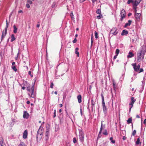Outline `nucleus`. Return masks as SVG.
<instances>
[{
  "label": "nucleus",
  "instance_id": "nucleus-6",
  "mask_svg": "<svg viewBox=\"0 0 146 146\" xmlns=\"http://www.w3.org/2000/svg\"><path fill=\"white\" fill-rule=\"evenodd\" d=\"M118 33V31L116 28L113 27L112 28L110 31L109 36L112 35H115Z\"/></svg>",
  "mask_w": 146,
  "mask_h": 146
},
{
  "label": "nucleus",
  "instance_id": "nucleus-63",
  "mask_svg": "<svg viewBox=\"0 0 146 146\" xmlns=\"http://www.w3.org/2000/svg\"><path fill=\"white\" fill-rule=\"evenodd\" d=\"M132 15V14L131 13H129L128 14V16H130Z\"/></svg>",
  "mask_w": 146,
  "mask_h": 146
},
{
  "label": "nucleus",
  "instance_id": "nucleus-60",
  "mask_svg": "<svg viewBox=\"0 0 146 146\" xmlns=\"http://www.w3.org/2000/svg\"><path fill=\"white\" fill-rule=\"evenodd\" d=\"M80 111L81 114V115L82 116V109H80Z\"/></svg>",
  "mask_w": 146,
  "mask_h": 146
},
{
  "label": "nucleus",
  "instance_id": "nucleus-58",
  "mask_svg": "<svg viewBox=\"0 0 146 146\" xmlns=\"http://www.w3.org/2000/svg\"><path fill=\"white\" fill-rule=\"evenodd\" d=\"M143 123L144 124H145L146 123V119H145Z\"/></svg>",
  "mask_w": 146,
  "mask_h": 146
},
{
  "label": "nucleus",
  "instance_id": "nucleus-32",
  "mask_svg": "<svg viewBox=\"0 0 146 146\" xmlns=\"http://www.w3.org/2000/svg\"><path fill=\"white\" fill-rule=\"evenodd\" d=\"M103 133L105 135H108V133L107 132V130L106 129L103 132Z\"/></svg>",
  "mask_w": 146,
  "mask_h": 146
},
{
  "label": "nucleus",
  "instance_id": "nucleus-25",
  "mask_svg": "<svg viewBox=\"0 0 146 146\" xmlns=\"http://www.w3.org/2000/svg\"><path fill=\"white\" fill-rule=\"evenodd\" d=\"M70 17L73 20L74 19V16L73 15V13L72 12H71L70 14Z\"/></svg>",
  "mask_w": 146,
  "mask_h": 146
},
{
  "label": "nucleus",
  "instance_id": "nucleus-44",
  "mask_svg": "<svg viewBox=\"0 0 146 146\" xmlns=\"http://www.w3.org/2000/svg\"><path fill=\"white\" fill-rule=\"evenodd\" d=\"M62 115V113H61L60 114V115L59 116V119H60V122L61 121V120H62V117L61 118V116Z\"/></svg>",
  "mask_w": 146,
  "mask_h": 146
},
{
  "label": "nucleus",
  "instance_id": "nucleus-14",
  "mask_svg": "<svg viewBox=\"0 0 146 146\" xmlns=\"http://www.w3.org/2000/svg\"><path fill=\"white\" fill-rule=\"evenodd\" d=\"M134 56V54L131 52H129V54L127 55V57L128 58H131L133 57Z\"/></svg>",
  "mask_w": 146,
  "mask_h": 146
},
{
  "label": "nucleus",
  "instance_id": "nucleus-12",
  "mask_svg": "<svg viewBox=\"0 0 146 146\" xmlns=\"http://www.w3.org/2000/svg\"><path fill=\"white\" fill-rule=\"evenodd\" d=\"M27 135L28 131L27 130H25L23 133V138L24 139H26L27 138Z\"/></svg>",
  "mask_w": 146,
  "mask_h": 146
},
{
  "label": "nucleus",
  "instance_id": "nucleus-34",
  "mask_svg": "<svg viewBox=\"0 0 146 146\" xmlns=\"http://www.w3.org/2000/svg\"><path fill=\"white\" fill-rule=\"evenodd\" d=\"M119 49H117L115 51V54L116 55H118V54L119 53Z\"/></svg>",
  "mask_w": 146,
  "mask_h": 146
},
{
  "label": "nucleus",
  "instance_id": "nucleus-29",
  "mask_svg": "<svg viewBox=\"0 0 146 146\" xmlns=\"http://www.w3.org/2000/svg\"><path fill=\"white\" fill-rule=\"evenodd\" d=\"M139 143H140V139H139V138H137V140L136 141V145H138Z\"/></svg>",
  "mask_w": 146,
  "mask_h": 146
},
{
  "label": "nucleus",
  "instance_id": "nucleus-19",
  "mask_svg": "<svg viewBox=\"0 0 146 146\" xmlns=\"http://www.w3.org/2000/svg\"><path fill=\"white\" fill-rule=\"evenodd\" d=\"M11 42H13L16 39V38L15 36V35L14 34H12L11 35Z\"/></svg>",
  "mask_w": 146,
  "mask_h": 146
},
{
  "label": "nucleus",
  "instance_id": "nucleus-17",
  "mask_svg": "<svg viewBox=\"0 0 146 146\" xmlns=\"http://www.w3.org/2000/svg\"><path fill=\"white\" fill-rule=\"evenodd\" d=\"M77 99L79 103H80L82 102V97L81 95H79L78 96H77Z\"/></svg>",
  "mask_w": 146,
  "mask_h": 146
},
{
  "label": "nucleus",
  "instance_id": "nucleus-64",
  "mask_svg": "<svg viewBox=\"0 0 146 146\" xmlns=\"http://www.w3.org/2000/svg\"><path fill=\"white\" fill-rule=\"evenodd\" d=\"M78 49H79L78 48H76L75 49V50H76V51H77L78 50Z\"/></svg>",
  "mask_w": 146,
  "mask_h": 146
},
{
  "label": "nucleus",
  "instance_id": "nucleus-37",
  "mask_svg": "<svg viewBox=\"0 0 146 146\" xmlns=\"http://www.w3.org/2000/svg\"><path fill=\"white\" fill-rule=\"evenodd\" d=\"M136 131L135 130H134L133 132L132 133V135L133 136H134L136 134Z\"/></svg>",
  "mask_w": 146,
  "mask_h": 146
},
{
  "label": "nucleus",
  "instance_id": "nucleus-61",
  "mask_svg": "<svg viewBox=\"0 0 146 146\" xmlns=\"http://www.w3.org/2000/svg\"><path fill=\"white\" fill-rule=\"evenodd\" d=\"M92 1L93 2V4L94 3V2L96 1V0H92Z\"/></svg>",
  "mask_w": 146,
  "mask_h": 146
},
{
  "label": "nucleus",
  "instance_id": "nucleus-53",
  "mask_svg": "<svg viewBox=\"0 0 146 146\" xmlns=\"http://www.w3.org/2000/svg\"><path fill=\"white\" fill-rule=\"evenodd\" d=\"M18 13H23V12L22 10H20L18 11Z\"/></svg>",
  "mask_w": 146,
  "mask_h": 146
},
{
  "label": "nucleus",
  "instance_id": "nucleus-48",
  "mask_svg": "<svg viewBox=\"0 0 146 146\" xmlns=\"http://www.w3.org/2000/svg\"><path fill=\"white\" fill-rule=\"evenodd\" d=\"M26 6L27 8H29L30 7V6L29 3H27L26 5Z\"/></svg>",
  "mask_w": 146,
  "mask_h": 146
},
{
  "label": "nucleus",
  "instance_id": "nucleus-10",
  "mask_svg": "<svg viewBox=\"0 0 146 146\" xmlns=\"http://www.w3.org/2000/svg\"><path fill=\"white\" fill-rule=\"evenodd\" d=\"M102 104L103 106V110L104 113L105 114L107 113V108L105 106L104 102H102Z\"/></svg>",
  "mask_w": 146,
  "mask_h": 146
},
{
  "label": "nucleus",
  "instance_id": "nucleus-41",
  "mask_svg": "<svg viewBox=\"0 0 146 146\" xmlns=\"http://www.w3.org/2000/svg\"><path fill=\"white\" fill-rule=\"evenodd\" d=\"M139 2H137L136 1H135V2L134 3V5L136 6L138 5L139 3Z\"/></svg>",
  "mask_w": 146,
  "mask_h": 146
},
{
  "label": "nucleus",
  "instance_id": "nucleus-36",
  "mask_svg": "<svg viewBox=\"0 0 146 146\" xmlns=\"http://www.w3.org/2000/svg\"><path fill=\"white\" fill-rule=\"evenodd\" d=\"M113 89L114 90H115V89L116 88L115 83L114 81L113 82Z\"/></svg>",
  "mask_w": 146,
  "mask_h": 146
},
{
  "label": "nucleus",
  "instance_id": "nucleus-42",
  "mask_svg": "<svg viewBox=\"0 0 146 146\" xmlns=\"http://www.w3.org/2000/svg\"><path fill=\"white\" fill-rule=\"evenodd\" d=\"M100 15H99L97 16V18L98 19H100L101 17H102V16L101 14H100Z\"/></svg>",
  "mask_w": 146,
  "mask_h": 146
},
{
  "label": "nucleus",
  "instance_id": "nucleus-57",
  "mask_svg": "<svg viewBox=\"0 0 146 146\" xmlns=\"http://www.w3.org/2000/svg\"><path fill=\"white\" fill-rule=\"evenodd\" d=\"M15 62H13L12 63V66H14L15 65Z\"/></svg>",
  "mask_w": 146,
  "mask_h": 146
},
{
  "label": "nucleus",
  "instance_id": "nucleus-22",
  "mask_svg": "<svg viewBox=\"0 0 146 146\" xmlns=\"http://www.w3.org/2000/svg\"><path fill=\"white\" fill-rule=\"evenodd\" d=\"M0 146H5V144L2 140L0 141Z\"/></svg>",
  "mask_w": 146,
  "mask_h": 146
},
{
  "label": "nucleus",
  "instance_id": "nucleus-3",
  "mask_svg": "<svg viewBox=\"0 0 146 146\" xmlns=\"http://www.w3.org/2000/svg\"><path fill=\"white\" fill-rule=\"evenodd\" d=\"M43 132V127L40 126V127L37 133L36 136V139L37 140L38 139L40 140L42 138Z\"/></svg>",
  "mask_w": 146,
  "mask_h": 146
},
{
  "label": "nucleus",
  "instance_id": "nucleus-51",
  "mask_svg": "<svg viewBox=\"0 0 146 146\" xmlns=\"http://www.w3.org/2000/svg\"><path fill=\"white\" fill-rule=\"evenodd\" d=\"M139 73H140L143 71V69L142 68L139 69Z\"/></svg>",
  "mask_w": 146,
  "mask_h": 146
},
{
  "label": "nucleus",
  "instance_id": "nucleus-1",
  "mask_svg": "<svg viewBox=\"0 0 146 146\" xmlns=\"http://www.w3.org/2000/svg\"><path fill=\"white\" fill-rule=\"evenodd\" d=\"M27 90L29 92L28 95L31 97L35 98L36 96L35 93L34 92V84L32 86H28L27 88Z\"/></svg>",
  "mask_w": 146,
  "mask_h": 146
},
{
  "label": "nucleus",
  "instance_id": "nucleus-11",
  "mask_svg": "<svg viewBox=\"0 0 146 146\" xmlns=\"http://www.w3.org/2000/svg\"><path fill=\"white\" fill-rule=\"evenodd\" d=\"M29 117V114L26 111H25L23 112V117L24 118L28 119Z\"/></svg>",
  "mask_w": 146,
  "mask_h": 146
},
{
  "label": "nucleus",
  "instance_id": "nucleus-33",
  "mask_svg": "<svg viewBox=\"0 0 146 146\" xmlns=\"http://www.w3.org/2000/svg\"><path fill=\"white\" fill-rule=\"evenodd\" d=\"M96 13L98 14H101L100 10V9H98L96 11Z\"/></svg>",
  "mask_w": 146,
  "mask_h": 146
},
{
  "label": "nucleus",
  "instance_id": "nucleus-30",
  "mask_svg": "<svg viewBox=\"0 0 146 146\" xmlns=\"http://www.w3.org/2000/svg\"><path fill=\"white\" fill-rule=\"evenodd\" d=\"M95 34V38H98V33L96 31H95L94 32Z\"/></svg>",
  "mask_w": 146,
  "mask_h": 146
},
{
  "label": "nucleus",
  "instance_id": "nucleus-59",
  "mask_svg": "<svg viewBox=\"0 0 146 146\" xmlns=\"http://www.w3.org/2000/svg\"><path fill=\"white\" fill-rule=\"evenodd\" d=\"M134 9H135V13H136V12H137L136 7H134Z\"/></svg>",
  "mask_w": 146,
  "mask_h": 146
},
{
  "label": "nucleus",
  "instance_id": "nucleus-31",
  "mask_svg": "<svg viewBox=\"0 0 146 146\" xmlns=\"http://www.w3.org/2000/svg\"><path fill=\"white\" fill-rule=\"evenodd\" d=\"M91 45L90 46V47L91 48L93 44V35L92 34L91 36Z\"/></svg>",
  "mask_w": 146,
  "mask_h": 146
},
{
  "label": "nucleus",
  "instance_id": "nucleus-4",
  "mask_svg": "<svg viewBox=\"0 0 146 146\" xmlns=\"http://www.w3.org/2000/svg\"><path fill=\"white\" fill-rule=\"evenodd\" d=\"M6 27L5 28V30L4 31H3V33L1 37V40H2L3 38L5 37L7 33V28L8 27L9 24L8 23L7 21L6 20Z\"/></svg>",
  "mask_w": 146,
  "mask_h": 146
},
{
  "label": "nucleus",
  "instance_id": "nucleus-18",
  "mask_svg": "<svg viewBox=\"0 0 146 146\" xmlns=\"http://www.w3.org/2000/svg\"><path fill=\"white\" fill-rule=\"evenodd\" d=\"M13 32L15 33H16L17 32V27L16 25H14L13 26Z\"/></svg>",
  "mask_w": 146,
  "mask_h": 146
},
{
  "label": "nucleus",
  "instance_id": "nucleus-20",
  "mask_svg": "<svg viewBox=\"0 0 146 146\" xmlns=\"http://www.w3.org/2000/svg\"><path fill=\"white\" fill-rule=\"evenodd\" d=\"M49 132H46L45 133V139L46 140H47L48 139L49 137Z\"/></svg>",
  "mask_w": 146,
  "mask_h": 146
},
{
  "label": "nucleus",
  "instance_id": "nucleus-28",
  "mask_svg": "<svg viewBox=\"0 0 146 146\" xmlns=\"http://www.w3.org/2000/svg\"><path fill=\"white\" fill-rule=\"evenodd\" d=\"M18 146H26V145L24 143L21 142Z\"/></svg>",
  "mask_w": 146,
  "mask_h": 146
},
{
  "label": "nucleus",
  "instance_id": "nucleus-21",
  "mask_svg": "<svg viewBox=\"0 0 146 146\" xmlns=\"http://www.w3.org/2000/svg\"><path fill=\"white\" fill-rule=\"evenodd\" d=\"M11 68L14 71L16 72L17 70V69L16 68V66H11Z\"/></svg>",
  "mask_w": 146,
  "mask_h": 146
},
{
  "label": "nucleus",
  "instance_id": "nucleus-39",
  "mask_svg": "<svg viewBox=\"0 0 146 146\" xmlns=\"http://www.w3.org/2000/svg\"><path fill=\"white\" fill-rule=\"evenodd\" d=\"M131 3H133V0H128L127 3L128 4H130Z\"/></svg>",
  "mask_w": 146,
  "mask_h": 146
},
{
  "label": "nucleus",
  "instance_id": "nucleus-13",
  "mask_svg": "<svg viewBox=\"0 0 146 146\" xmlns=\"http://www.w3.org/2000/svg\"><path fill=\"white\" fill-rule=\"evenodd\" d=\"M141 14L140 13H135V18L137 19H140Z\"/></svg>",
  "mask_w": 146,
  "mask_h": 146
},
{
  "label": "nucleus",
  "instance_id": "nucleus-23",
  "mask_svg": "<svg viewBox=\"0 0 146 146\" xmlns=\"http://www.w3.org/2000/svg\"><path fill=\"white\" fill-rule=\"evenodd\" d=\"M134 103L132 102H131L129 103V105L130 106V107L129 108V111H130L131 108H132V107L133 106V104Z\"/></svg>",
  "mask_w": 146,
  "mask_h": 146
},
{
  "label": "nucleus",
  "instance_id": "nucleus-2",
  "mask_svg": "<svg viewBox=\"0 0 146 146\" xmlns=\"http://www.w3.org/2000/svg\"><path fill=\"white\" fill-rule=\"evenodd\" d=\"M146 51L145 50H141L140 52L137 54V61L139 62H140L144 59V56L145 53Z\"/></svg>",
  "mask_w": 146,
  "mask_h": 146
},
{
  "label": "nucleus",
  "instance_id": "nucleus-47",
  "mask_svg": "<svg viewBox=\"0 0 146 146\" xmlns=\"http://www.w3.org/2000/svg\"><path fill=\"white\" fill-rule=\"evenodd\" d=\"M53 86L54 84L53 82H51L50 83V87L52 88H53Z\"/></svg>",
  "mask_w": 146,
  "mask_h": 146
},
{
  "label": "nucleus",
  "instance_id": "nucleus-15",
  "mask_svg": "<svg viewBox=\"0 0 146 146\" xmlns=\"http://www.w3.org/2000/svg\"><path fill=\"white\" fill-rule=\"evenodd\" d=\"M128 34V31L125 30H124L122 31V32L121 33V35H126Z\"/></svg>",
  "mask_w": 146,
  "mask_h": 146
},
{
  "label": "nucleus",
  "instance_id": "nucleus-5",
  "mask_svg": "<svg viewBox=\"0 0 146 146\" xmlns=\"http://www.w3.org/2000/svg\"><path fill=\"white\" fill-rule=\"evenodd\" d=\"M79 139L80 141L82 142L84 141V134L83 131L81 129H79Z\"/></svg>",
  "mask_w": 146,
  "mask_h": 146
},
{
  "label": "nucleus",
  "instance_id": "nucleus-7",
  "mask_svg": "<svg viewBox=\"0 0 146 146\" xmlns=\"http://www.w3.org/2000/svg\"><path fill=\"white\" fill-rule=\"evenodd\" d=\"M133 66L134 71L136 72H138L140 67V65L138 64L137 66L136 63H133L131 64Z\"/></svg>",
  "mask_w": 146,
  "mask_h": 146
},
{
  "label": "nucleus",
  "instance_id": "nucleus-49",
  "mask_svg": "<svg viewBox=\"0 0 146 146\" xmlns=\"http://www.w3.org/2000/svg\"><path fill=\"white\" fill-rule=\"evenodd\" d=\"M77 41V39L76 38H75L74 40L72 42L73 43H75Z\"/></svg>",
  "mask_w": 146,
  "mask_h": 146
},
{
  "label": "nucleus",
  "instance_id": "nucleus-52",
  "mask_svg": "<svg viewBox=\"0 0 146 146\" xmlns=\"http://www.w3.org/2000/svg\"><path fill=\"white\" fill-rule=\"evenodd\" d=\"M75 53L76 54H77V56L78 57L79 56V52H78V51H75Z\"/></svg>",
  "mask_w": 146,
  "mask_h": 146
},
{
  "label": "nucleus",
  "instance_id": "nucleus-62",
  "mask_svg": "<svg viewBox=\"0 0 146 146\" xmlns=\"http://www.w3.org/2000/svg\"><path fill=\"white\" fill-rule=\"evenodd\" d=\"M30 102L29 101H28L27 102V104H30Z\"/></svg>",
  "mask_w": 146,
  "mask_h": 146
},
{
  "label": "nucleus",
  "instance_id": "nucleus-50",
  "mask_svg": "<svg viewBox=\"0 0 146 146\" xmlns=\"http://www.w3.org/2000/svg\"><path fill=\"white\" fill-rule=\"evenodd\" d=\"M28 74L29 75H30L31 77H33V75L31 74V71H29Z\"/></svg>",
  "mask_w": 146,
  "mask_h": 146
},
{
  "label": "nucleus",
  "instance_id": "nucleus-54",
  "mask_svg": "<svg viewBox=\"0 0 146 146\" xmlns=\"http://www.w3.org/2000/svg\"><path fill=\"white\" fill-rule=\"evenodd\" d=\"M117 55H115L113 57V59L114 60H115L116 59V58H117Z\"/></svg>",
  "mask_w": 146,
  "mask_h": 146
},
{
  "label": "nucleus",
  "instance_id": "nucleus-55",
  "mask_svg": "<svg viewBox=\"0 0 146 146\" xmlns=\"http://www.w3.org/2000/svg\"><path fill=\"white\" fill-rule=\"evenodd\" d=\"M126 139V137L125 136H124L123 137L122 139L123 140H124Z\"/></svg>",
  "mask_w": 146,
  "mask_h": 146
},
{
  "label": "nucleus",
  "instance_id": "nucleus-8",
  "mask_svg": "<svg viewBox=\"0 0 146 146\" xmlns=\"http://www.w3.org/2000/svg\"><path fill=\"white\" fill-rule=\"evenodd\" d=\"M120 15H121V20L122 21L123 19L125 18V10L124 9H122L121 11L120 12Z\"/></svg>",
  "mask_w": 146,
  "mask_h": 146
},
{
  "label": "nucleus",
  "instance_id": "nucleus-38",
  "mask_svg": "<svg viewBox=\"0 0 146 146\" xmlns=\"http://www.w3.org/2000/svg\"><path fill=\"white\" fill-rule=\"evenodd\" d=\"M27 3H29V4H31L32 3V1L31 0H27Z\"/></svg>",
  "mask_w": 146,
  "mask_h": 146
},
{
  "label": "nucleus",
  "instance_id": "nucleus-45",
  "mask_svg": "<svg viewBox=\"0 0 146 146\" xmlns=\"http://www.w3.org/2000/svg\"><path fill=\"white\" fill-rule=\"evenodd\" d=\"M56 116V110H54V115H53V117L54 118Z\"/></svg>",
  "mask_w": 146,
  "mask_h": 146
},
{
  "label": "nucleus",
  "instance_id": "nucleus-35",
  "mask_svg": "<svg viewBox=\"0 0 146 146\" xmlns=\"http://www.w3.org/2000/svg\"><path fill=\"white\" fill-rule=\"evenodd\" d=\"M131 102H133V103H134L136 101L134 99V98L133 97H132L131 98Z\"/></svg>",
  "mask_w": 146,
  "mask_h": 146
},
{
  "label": "nucleus",
  "instance_id": "nucleus-9",
  "mask_svg": "<svg viewBox=\"0 0 146 146\" xmlns=\"http://www.w3.org/2000/svg\"><path fill=\"white\" fill-rule=\"evenodd\" d=\"M103 121H102L101 122V127L100 129V130L99 131V134H98V137H100V136L101 135V134L102 133V130L103 129H104L105 128V125H103L102 123V122Z\"/></svg>",
  "mask_w": 146,
  "mask_h": 146
},
{
  "label": "nucleus",
  "instance_id": "nucleus-16",
  "mask_svg": "<svg viewBox=\"0 0 146 146\" xmlns=\"http://www.w3.org/2000/svg\"><path fill=\"white\" fill-rule=\"evenodd\" d=\"M132 21L130 20L128 21V22L126 23L125 25V27H126L127 26H129L131 24Z\"/></svg>",
  "mask_w": 146,
  "mask_h": 146
},
{
  "label": "nucleus",
  "instance_id": "nucleus-46",
  "mask_svg": "<svg viewBox=\"0 0 146 146\" xmlns=\"http://www.w3.org/2000/svg\"><path fill=\"white\" fill-rule=\"evenodd\" d=\"M77 141L75 138H74L73 139V142L74 143H75Z\"/></svg>",
  "mask_w": 146,
  "mask_h": 146
},
{
  "label": "nucleus",
  "instance_id": "nucleus-26",
  "mask_svg": "<svg viewBox=\"0 0 146 146\" xmlns=\"http://www.w3.org/2000/svg\"><path fill=\"white\" fill-rule=\"evenodd\" d=\"M127 122L128 123H131L132 122V119L129 118L127 120Z\"/></svg>",
  "mask_w": 146,
  "mask_h": 146
},
{
  "label": "nucleus",
  "instance_id": "nucleus-27",
  "mask_svg": "<svg viewBox=\"0 0 146 146\" xmlns=\"http://www.w3.org/2000/svg\"><path fill=\"white\" fill-rule=\"evenodd\" d=\"M110 140L111 141V142L112 143H114L115 142V140H113V137H111L110 139Z\"/></svg>",
  "mask_w": 146,
  "mask_h": 146
},
{
  "label": "nucleus",
  "instance_id": "nucleus-24",
  "mask_svg": "<svg viewBox=\"0 0 146 146\" xmlns=\"http://www.w3.org/2000/svg\"><path fill=\"white\" fill-rule=\"evenodd\" d=\"M91 105L92 106V108H93V107H94V102L93 99L91 100Z\"/></svg>",
  "mask_w": 146,
  "mask_h": 146
},
{
  "label": "nucleus",
  "instance_id": "nucleus-56",
  "mask_svg": "<svg viewBox=\"0 0 146 146\" xmlns=\"http://www.w3.org/2000/svg\"><path fill=\"white\" fill-rule=\"evenodd\" d=\"M86 0H80V3H82L84 1Z\"/></svg>",
  "mask_w": 146,
  "mask_h": 146
},
{
  "label": "nucleus",
  "instance_id": "nucleus-40",
  "mask_svg": "<svg viewBox=\"0 0 146 146\" xmlns=\"http://www.w3.org/2000/svg\"><path fill=\"white\" fill-rule=\"evenodd\" d=\"M50 128L48 127H46V132H49Z\"/></svg>",
  "mask_w": 146,
  "mask_h": 146
},
{
  "label": "nucleus",
  "instance_id": "nucleus-43",
  "mask_svg": "<svg viewBox=\"0 0 146 146\" xmlns=\"http://www.w3.org/2000/svg\"><path fill=\"white\" fill-rule=\"evenodd\" d=\"M101 96L102 98V102H104V98L102 94H101Z\"/></svg>",
  "mask_w": 146,
  "mask_h": 146
}]
</instances>
